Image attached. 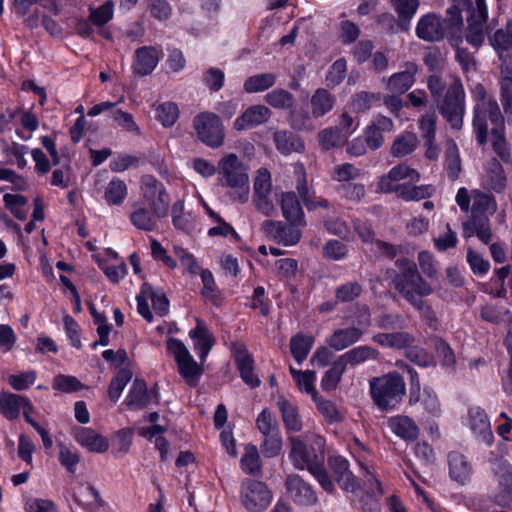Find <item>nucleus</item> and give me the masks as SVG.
Wrapping results in <instances>:
<instances>
[{
	"instance_id": "f257e3e1",
	"label": "nucleus",
	"mask_w": 512,
	"mask_h": 512,
	"mask_svg": "<svg viewBox=\"0 0 512 512\" xmlns=\"http://www.w3.org/2000/svg\"><path fill=\"white\" fill-rule=\"evenodd\" d=\"M474 105L473 131L479 145L487 143L489 124L491 128L504 126V117L497 101L490 96L482 84H476L472 89Z\"/></svg>"
},
{
	"instance_id": "f03ea898",
	"label": "nucleus",
	"mask_w": 512,
	"mask_h": 512,
	"mask_svg": "<svg viewBox=\"0 0 512 512\" xmlns=\"http://www.w3.org/2000/svg\"><path fill=\"white\" fill-rule=\"evenodd\" d=\"M471 197V217L462 224L463 237L477 236L482 243L489 244L493 236L489 216L496 212L497 202L492 194L478 189L471 191Z\"/></svg>"
},
{
	"instance_id": "7ed1b4c3",
	"label": "nucleus",
	"mask_w": 512,
	"mask_h": 512,
	"mask_svg": "<svg viewBox=\"0 0 512 512\" xmlns=\"http://www.w3.org/2000/svg\"><path fill=\"white\" fill-rule=\"evenodd\" d=\"M395 265L399 273L393 278L394 288L411 306L433 294V286L422 277L413 261L402 257L396 260Z\"/></svg>"
},
{
	"instance_id": "20e7f679",
	"label": "nucleus",
	"mask_w": 512,
	"mask_h": 512,
	"mask_svg": "<svg viewBox=\"0 0 512 512\" xmlns=\"http://www.w3.org/2000/svg\"><path fill=\"white\" fill-rule=\"evenodd\" d=\"M217 172L220 185L230 189V199L246 203L250 194L249 175L240 158L234 153L223 156L218 162Z\"/></svg>"
},
{
	"instance_id": "39448f33",
	"label": "nucleus",
	"mask_w": 512,
	"mask_h": 512,
	"mask_svg": "<svg viewBox=\"0 0 512 512\" xmlns=\"http://www.w3.org/2000/svg\"><path fill=\"white\" fill-rule=\"evenodd\" d=\"M370 396L381 411L394 409L406 395L403 377L397 372H390L369 380Z\"/></svg>"
},
{
	"instance_id": "423d86ee",
	"label": "nucleus",
	"mask_w": 512,
	"mask_h": 512,
	"mask_svg": "<svg viewBox=\"0 0 512 512\" xmlns=\"http://www.w3.org/2000/svg\"><path fill=\"white\" fill-rule=\"evenodd\" d=\"M441 115L453 129H460L465 112V93L460 80H455L447 89L439 106Z\"/></svg>"
},
{
	"instance_id": "0eeeda50",
	"label": "nucleus",
	"mask_w": 512,
	"mask_h": 512,
	"mask_svg": "<svg viewBox=\"0 0 512 512\" xmlns=\"http://www.w3.org/2000/svg\"><path fill=\"white\" fill-rule=\"evenodd\" d=\"M167 349L173 355L177 363L178 372L186 384L195 386L203 374L201 365L194 360L184 343L178 339L169 338Z\"/></svg>"
},
{
	"instance_id": "6e6552de",
	"label": "nucleus",
	"mask_w": 512,
	"mask_h": 512,
	"mask_svg": "<svg viewBox=\"0 0 512 512\" xmlns=\"http://www.w3.org/2000/svg\"><path fill=\"white\" fill-rule=\"evenodd\" d=\"M142 198L157 216L166 217L169 212L171 198L164 184L155 177L145 175L141 179Z\"/></svg>"
},
{
	"instance_id": "1a4fd4ad",
	"label": "nucleus",
	"mask_w": 512,
	"mask_h": 512,
	"mask_svg": "<svg viewBox=\"0 0 512 512\" xmlns=\"http://www.w3.org/2000/svg\"><path fill=\"white\" fill-rule=\"evenodd\" d=\"M273 493L262 481L247 479L240 488V502L249 512H263L271 504Z\"/></svg>"
},
{
	"instance_id": "9d476101",
	"label": "nucleus",
	"mask_w": 512,
	"mask_h": 512,
	"mask_svg": "<svg viewBox=\"0 0 512 512\" xmlns=\"http://www.w3.org/2000/svg\"><path fill=\"white\" fill-rule=\"evenodd\" d=\"M198 138L207 146L216 148L224 142V129L220 118L211 112H203L193 120Z\"/></svg>"
},
{
	"instance_id": "9b49d317",
	"label": "nucleus",
	"mask_w": 512,
	"mask_h": 512,
	"mask_svg": "<svg viewBox=\"0 0 512 512\" xmlns=\"http://www.w3.org/2000/svg\"><path fill=\"white\" fill-rule=\"evenodd\" d=\"M420 174L406 163H401L389 170L385 175H382L378 180V190L383 193L395 192L397 196L400 190L406 184H401L402 180H409V182H418Z\"/></svg>"
},
{
	"instance_id": "f8f14e48",
	"label": "nucleus",
	"mask_w": 512,
	"mask_h": 512,
	"mask_svg": "<svg viewBox=\"0 0 512 512\" xmlns=\"http://www.w3.org/2000/svg\"><path fill=\"white\" fill-rule=\"evenodd\" d=\"M285 489L289 499L300 506H313L318 502L317 494L312 485L298 474H288Z\"/></svg>"
},
{
	"instance_id": "ddd939ff",
	"label": "nucleus",
	"mask_w": 512,
	"mask_h": 512,
	"mask_svg": "<svg viewBox=\"0 0 512 512\" xmlns=\"http://www.w3.org/2000/svg\"><path fill=\"white\" fill-rule=\"evenodd\" d=\"M415 32L417 37L423 41H440L446 35V21L436 13H427L418 20Z\"/></svg>"
},
{
	"instance_id": "4468645a",
	"label": "nucleus",
	"mask_w": 512,
	"mask_h": 512,
	"mask_svg": "<svg viewBox=\"0 0 512 512\" xmlns=\"http://www.w3.org/2000/svg\"><path fill=\"white\" fill-rule=\"evenodd\" d=\"M487 18L488 13L486 6L471 7L470 16L467 19L465 39L475 48H479L484 43Z\"/></svg>"
},
{
	"instance_id": "2eb2a0df",
	"label": "nucleus",
	"mask_w": 512,
	"mask_h": 512,
	"mask_svg": "<svg viewBox=\"0 0 512 512\" xmlns=\"http://www.w3.org/2000/svg\"><path fill=\"white\" fill-rule=\"evenodd\" d=\"M296 225L291 223L284 225L280 221L265 220L261 225V230L276 242L291 246L297 244L301 238V232Z\"/></svg>"
},
{
	"instance_id": "dca6fc26",
	"label": "nucleus",
	"mask_w": 512,
	"mask_h": 512,
	"mask_svg": "<svg viewBox=\"0 0 512 512\" xmlns=\"http://www.w3.org/2000/svg\"><path fill=\"white\" fill-rule=\"evenodd\" d=\"M290 452L289 459L293 463V466L298 470L311 471L320 461V456L312 453L307 448V445L298 437H289Z\"/></svg>"
},
{
	"instance_id": "f3484780",
	"label": "nucleus",
	"mask_w": 512,
	"mask_h": 512,
	"mask_svg": "<svg viewBox=\"0 0 512 512\" xmlns=\"http://www.w3.org/2000/svg\"><path fill=\"white\" fill-rule=\"evenodd\" d=\"M161 51L154 46H142L136 49L132 65L133 72L138 76L151 74L161 57Z\"/></svg>"
},
{
	"instance_id": "a211bd4d",
	"label": "nucleus",
	"mask_w": 512,
	"mask_h": 512,
	"mask_svg": "<svg viewBox=\"0 0 512 512\" xmlns=\"http://www.w3.org/2000/svg\"><path fill=\"white\" fill-rule=\"evenodd\" d=\"M271 115V110L265 105H252L236 118L233 127L237 131L252 129L266 123Z\"/></svg>"
},
{
	"instance_id": "6ab92c4d",
	"label": "nucleus",
	"mask_w": 512,
	"mask_h": 512,
	"mask_svg": "<svg viewBox=\"0 0 512 512\" xmlns=\"http://www.w3.org/2000/svg\"><path fill=\"white\" fill-rule=\"evenodd\" d=\"M467 424L475 436H477L482 442L488 445L492 443L493 434L490 421L482 408L478 406L469 408Z\"/></svg>"
},
{
	"instance_id": "aec40b11",
	"label": "nucleus",
	"mask_w": 512,
	"mask_h": 512,
	"mask_svg": "<svg viewBox=\"0 0 512 512\" xmlns=\"http://www.w3.org/2000/svg\"><path fill=\"white\" fill-rule=\"evenodd\" d=\"M329 465L336 481L343 490L351 493H355L358 490L359 484L353 473L349 470V463L345 458L341 456L331 457Z\"/></svg>"
},
{
	"instance_id": "412c9836",
	"label": "nucleus",
	"mask_w": 512,
	"mask_h": 512,
	"mask_svg": "<svg viewBox=\"0 0 512 512\" xmlns=\"http://www.w3.org/2000/svg\"><path fill=\"white\" fill-rule=\"evenodd\" d=\"M449 476L459 484H466L470 481L473 474L472 464L467 457L458 452L452 451L448 454Z\"/></svg>"
},
{
	"instance_id": "4be33fe9",
	"label": "nucleus",
	"mask_w": 512,
	"mask_h": 512,
	"mask_svg": "<svg viewBox=\"0 0 512 512\" xmlns=\"http://www.w3.org/2000/svg\"><path fill=\"white\" fill-rule=\"evenodd\" d=\"M387 426L392 433L404 441H415L420 434L419 426L415 420L407 415L390 417Z\"/></svg>"
},
{
	"instance_id": "5701e85b",
	"label": "nucleus",
	"mask_w": 512,
	"mask_h": 512,
	"mask_svg": "<svg viewBox=\"0 0 512 512\" xmlns=\"http://www.w3.org/2000/svg\"><path fill=\"white\" fill-rule=\"evenodd\" d=\"M498 491L495 499L500 506L512 507V466L508 463L499 465L496 472Z\"/></svg>"
},
{
	"instance_id": "b1692460",
	"label": "nucleus",
	"mask_w": 512,
	"mask_h": 512,
	"mask_svg": "<svg viewBox=\"0 0 512 512\" xmlns=\"http://www.w3.org/2000/svg\"><path fill=\"white\" fill-rule=\"evenodd\" d=\"M235 361L242 380L252 388L259 386L260 380L254 374L253 358L251 354L248 353L244 344H238L236 346Z\"/></svg>"
},
{
	"instance_id": "393cba45",
	"label": "nucleus",
	"mask_w": 512,
	"mask_h": 512,
	"mask_svg": "<svg viewBox=\"0 0 512 512\" xmlns=\"http://www.w3.org/2000/svg\"><path fill=\"white\" fill-rule=\"evenodd\" d=\"M489 42L502 63L512 58V21H508L504 27L497 29L489 38Z\"/></svg>"
},
{
	"instance_id": "a878e982",
	"label": "nucleus",
	"mask_w": 512,
	"mask_h": 512,
	"mask_svg": "<svg viewBox=\"0 0 512 512\" xmlns=\"http://www.w3.org/2000/svg\"><path fill=\"white\" fill-rule=\"evenodd\" d=\"M75 440L90 452L103 453L108 450V440L91 428L79 427L74 430Z\"/></svg>"
},
{
	"instance_id": "bb28decb",
	"label": "nucleus",
	"mask_w": 512,
	"mask_h": 512,
	"mask_svg": "<svg viewBox=\"0 0 512 512\" xmlns=\"http://www.w3.org/2000/svg\"><path fill=\"white\" fill-rule=\"evenodd\" d=\"M25 408L29 410L33 408L28 398L9 392H0V413L7 419L18 418L20 411Z\"/></svg>"
},
{
	"instance_id": "cd10ccee",
	"label": "nucleus",
	"mask_w": 512,
	"mask_h": 512,
	"mask_svg": "<svg viewBox=\"0 0 512 512\" xmlns=\"http://www.w3.org/2000/svg\"><path fill=\"white\" fill-rule=\"evenodd\" d=\"M507 180L504 169L500 162L492 158L486 166L485 174L482 178V186L485 189L501 193L506 188Z\"/></svg>"
},
{
	"instance_id": "c85d7f7f",
	"label": "nucleus",
	"mask_w": 512,
	"mask_h": 512,
	"mask_svg": "<svg viewBox=\"0 0 512 512\" xmlns=\"http://www.w3.org/2000/svg\"><path fill=\"white\" fill-rule=\"evenodd\" d=\"M417 71L418 67L415 63H406L404 71L394 73L388 78L387 89L393 93H405L414 84Z\"/></svg>"
},
{
	"instance_id": "c756f323",
	"label": "nucleus",
	"mask_w": 512,
	"mask_h": 512,
	"mask_svg": "<svg viewBox=\"0 0 512 512\" xmlns=\"http://www.w3.org/2000/svg\"><path fill=\"white\" fill-rule=\"evenodd\" d=\"M194 341V349L199 352L200 361L203 362L214 345V337L204 322L196 319V327L189 332Z\"/></svg>"
},
{
	"instance_id": "7c9ffc66",
	"label": "nucleus",
	"mask_w": 512,
	"mask_h": 512,
	"mask_svg": "<svg viewBox=\"0 0 512 512\" xmlns=\"http://www.w3.org/2000/svg\"><path fill=\"white\" fill-rule=\"evenodd\" d=\"M163 218L157 216L153 210L140 204L135 205L133 211L129 214L131 224L135 228L146 232L155 231L158 228L159 219Z\"/></svg>"
},
{
	"instance_id": "2f4dec72",
	"label": "nucleus",
	"mask_w": 512,
	"mask_h": 512,
	"mask_svg": "<svg viewBox=\"0 0 512 512\" xmlns=\"http://www.w3.org/2000/svg\"><path fill=\"white\" fill-rule=\"evenodd\" d=\"M500 100L506 114L512 113V58L500 66Z\"/></svg>"
},
{
	"instance_id": "473e14b6",
	"label": "nucleus",
	"mask_w": 512,
	"mask_h": 512,
	"mask_svg": "<svg viewBox=\"0 0 512 512\" xmlns=\"http://www.w3.org/2000/svg\"><path fill=\"white\" fill-rule=\"evenodd\" d=\"M335 96L324 88L317 89L310 98V111L315 119L329 113L335 104Z\"/></svg>"
},
{
	"instance_id": "72a5a7b5",
	"label": "nucleus",
	"mask_w": 512,
	"mask_h": 512,
	"mask_svg": "<svg viewBox=\"0 0 512 512\" xmlns=\"http://www.w3.org/2000/svg\"><path fill=\"white\" fill-rule=\"evenodd\" d=\"M273 139L277 150L284 155L301 153L305 149L302 139L287 130L276 131Z\"/></svg>"
},
{
	"instance_id": "f704fd0d",
	"label": "nucleus",
	"mask_w": 512,
	"mask_h": 512,
	"mask_svg": "<svg viewBox=\"0 0 512 512\" xmlns=\"http://www.w3.org/2000/svg\"><path fill=\"white\" fill-rule=\"evenodd\" d=\"M277 406L281 412L286 429L292 432H299L302 429V420L298 413L297 406L284 396L278 397Z\"/></svg>"
},
{
	"instance_id": "c9c22d12",
	"label": "nucleus",
	"mask_w": 512,
	"mask_h": 512,
	"mask_svg": "<svg viewBox=\"0 0 512 512\" xmlns=\"http://www.w3.org/2000/svg\"><path fill=\"white\" fill-rule=\"evenodd\" d=\"M419 145V139L413 132H403L392 142L390 154L396 158H402L410 155Z\"/></svg>"
},
{
	"instance_id": "e433bc0d",
	"label": "nucleus",
	"mask_w": 512,
	"mask_h": 512,
	"mask_svg": "<svg viewBox=\"0 0 512 512\" xmlns=\"http://www.w3.org/2000/svg\"><path fill=\"white\" fill-rule=\"evenodd\" d=\"M361 336L362 331L356 327L338 329L327 339V344L340 351L356 343Z\"/></svg>"
},
{
	"instance_id": "4c0bfd02",
	"label": "nucleus",
	"mask_w": 512,
	"mask_h": 512,
	"mask_svg": "<svg viewBox=\"0 0 512 512\" xmlns=\"http://www.w3.org/2000/svg\"><path fill=\"white\" fill-rule=\"evenodd\" d=\"M281 208L284 218L291 224H303V211L293 192H286L281 197Z\"/></svg>"
},
{
	"instance_id": "58836bf2",
	"label": "nucleus",
	"mask_w": 512,
	"mask_h": 512,
	"mask_svg": "<svg viewBox=\"0 0 512 512\" xmlns=\"http://www.w3.org/2000/svg\"><path fill=\"white\" fill-rule=\"evenodd\" d=\"M150 402L146 383L135 379L126 398V405L131 409H142Z\"/></svg>"
},
{
	"instance_id": "ea45409f",
	"label": "nucleus",
	"mask_w": 512,
	"mask_h": 512,
	"mask_svg": "<svg viewBox=\"0 0 512 512\" xmlns=\"http://www.w3.org/2000/svg\"><path fill=\"white\" fill-rule=\"evenodd\" d=\"M127 194L128 188L126 183L119 178H113L105 187L103 197L108 205L119 206L124 202Z\"/></svg>"
},
{
	"instance_id": "a19ab883",
	"label": "nucleus",
	"mask_w": 512,
	"mask_h": 512,
	"mask_svg": "<svg viewBox=\"0 0 512 512\" xmlns=\"http://www.w3.org/2000/svg\"><path fill=\"white\" fill-rule=\"evenodd\" d=\"M277 76L274 73H261L248 77L243 85L247 93H259L268 90L276 83Z\"/></svg>"
},
{
	"instance_id": "79ce46f5",
	"label": "nucleus",
	"mask_w": 512,
	"mask_h": 512,
	"mask_svg": "<svg viewBox=\"0 0 512 512\" xmlns=\"http://www.w3.org/2000/svg\"><path fill=\"white\" fill-rule=\"evenodd\" d=\"M378 351L369 346H359L351 349L339 357V360L346 367L347 364L357 365L369 359H377Z\"/></svg>"
},
{
	"instance_id": "37998d69",
	"label": "nucleus",
	"mask_w": 512,
	"mask_h": 512,
	"mask_svg": "<svg viewBox=\"0 0 512 512\" xmlns=\"http://www.w3.org/2000/svg\"><path fill=\"white\" fill-rule=\"evenodd\" d=\"M265 102L275 109H292L295 103L294 95L282 88H276L268 92L264 97Z\"/></svg>"
},
{
	"instance_id": "c03bdc74",
	"label": "nucleus",
	"mask_w": 512,
	"mask_h": 512,
	"mask_svg": "<svg viewBox=\"0 0 512 512\" xmlns=\"http://www.w3.org/2000/svg\"><path fill=\"white\" fill-rule=\"evenodd\" d=\"M290 373L297 387L301 390L310 394L313 400H317V391L314 386L316 380V373L311 370L301 371L290 367Z\"/></svg>"
},
{
	"instance_id": "a18cd8bd",
	"label": "nucleus",
	"mask_w": 512,
	"mask_h": 512,
	"mask_svg": "<svg viewBox=\"0 0 512 512\" xmlns=\"http://www.w3.org/2000/svg\"><path fill=\"white\" fill-rule=\"evenodd\" d=\"M314 338L303 334H297L290 340V349L294 359L300 364L305 360L313 346Z\"/></svg>"
},
{
	"instance_id": "49530a36",
	"label": "nucleus",
	"mask_w": 512,
	"mask_h": 512,
	"mask_svg": "<svg viewBox=\"0 0 512 512\" xmlns=\"http://www.w3.org/2000/svg\"><path fill=\"white\" fill-rule=\"evenodd\" d=\"M314 119L311 112L293 109L290 111L288 121L294 130L311 132L316 129Z\"/></svg>"
},
{
	"instance_id": "de8ad7c7",
	"label": "nucleus",
	"mask_w": 512,
	"mask_h": 512,
	"mask_svg": "<svg viewBox=\"0 0 512 512\" xmlns=\"http://www.w3.org/2000/svg\"><path fill=\"white\" fill-rule=\"evenodd\" d=\"M296 188L303 203L309 210H314L317 207H329V203L327 200L323 198H316L309 192V188L304 173H301V175L299 176Z\"/></svg>"
},
{
	"instance_id": "09e8293b",
	"label": "nucleus",
	"mask_w": 512,
	"mask_h": 512,
	"mask_svg": "<svg viewBox=\"0 0 512 512\" xmlns=\"http://www.w3.org/2000/svg\"><path fill=\"white\" fill-rule=\"evenodd\" d=\"M143 293L147 294V297H149L152 302L154 311L159 316H164L169 312V301L162 291L155 290L148 283H144Z\"/></svg>"
},
{
	"instance_id": "8fccbe9b",
	"label": "nucleus",
	"mask_w": 512,
	"mask_h": 512,
	"mask_svg": "<svg viewBox=\"0 0 512 512\" xmlns=\"http://www.w3.org/2000/svg\"><path fill=\"white\" fill-rule=\"evenodd\" d=\"M434 192L435 188L432 185L411 186L406 184L400 190L398 197L405 201H420L431 197Z\"/></svg>"
},
{
	"instance_id": "3c124183",
	"label": "nucleus",
	"mask_w": 512,
	"mask_h": 512,
	"mask_svg": "<svg viewBox=\"0 0 512 512\" xmlns=\"http://www.w3.org/2000/svg\"><path fill=\"white\" fill-rule=\"evenodd\" d=\"M241 467L248 474H256L261 469V460L258 449L253 444L245 446V452L241 458Z\"/></svg>"
},
{
	"instance_id": "603ef678",
	"label": "nucleus",
	"mask_w": 512,
	"mask_h": 512,
	"mask_svg": "<svg viewBox=\"0 0 512 512\" xmlns=\"http://www.w3.org/2000/svg\"><path fill=\"white\" fill-rule=\"evenodd\" d=\"M267 195H272L271 174L266 168H260L254 179L253 199Z\"/></svg>"
},
{
	"instance_id": "864d4df0",
	"label": "nucleus",
	"mask_w": 512,
	"mask_h": 512,
	"mask_svg": "<svg viewBox=\"0 0 512 512\" xmlns=\"http://www.w3.org/2000/svg\"><path fill=\"white\" fill-rule=\"evenodd\" d=\"M345 369L346 367L339 360V358L336 361H334L332 367L328 371H326L321 380L322 389L325 391L334 390L337 387L338 383L340 382Z\"/></svg>"
},
{
	"instance_id": "5fc2aeb1",
	"label": "nucleus",
	"mask_w": 512,
	"mask_h": 512,
	"mask_svg": "<svg viewBox=\"0 0 512 512\" xmlns=\"http://www.w3.org/2000/svg\"><path fill=\"white\" fill-rule=\"evenodd\" d=\"M132 378V372L129 369H121L117 375L111 380L108 388V396L112 401H117L125 386Z\"/></svg>"
},
{
	"instance_id": "6e6d98bb",
	"label": "nucleus",
	"mask_w": 512,
	"mask_h": 512,
	"mask_svg": "<svg viewBox=\"0 0 512 512\" xmlns=\"http://www.w3.org/2000/svg\"><path fill=\"white\" fill-rule=\"evenodd\" d=\"M445 158L448 176L451 179H456L461 171V160L457 145L452 140L447 143Z\"/></svg>"
},
{
	"instance_id": "4d7b16f0",
	"label": "nucleus",
	"mask_w": 512,
	"mask_h": 512,
	"mask_svg": "<svg viewBox=\"0 0 512 512\" xmlns=\"http://www.w3.org/2000/svg\"><path fill=\"white\" fill-rule=\"evenodd\" d=\"M256 426L262 437L280 433L276 417L267 409H264L256 419Z\"/></svg>"
},
{
	"instance_id": "13d9d810",
	"label": "nucleus",
	"mask_w": 512,
	"mask_h": 512,
	"mask_svg": "<svg viewBox=\"0 0 512 512\" xmlns=\"http://www.w3.org/2000/svg\"><path fill=\"white\" fill-rule=\"evenodd\" d=\"M492 147L495 153L503 160L510 157V147L504 135V126L499 128H490Z\"/></svg>"
},
{
	"instance_id": "bf43d9fd",
	"label": "nucleus",
	"mask_w": 512,
	"mask_h": 512,
	"mask_svg": "<svg viewBox=\"0 0 512 512\" xmlns=\"http://www.w3.org/2000/svg\"><path fill=\"white\" fill-rule=\"evenodd\" d=\"M466 261L476 275L484 276L490 270L489 261L470 246L467 247Z\"/></svg>"
},
{
	"instance_id": "052dcab7",
	"label": "nucleus",
	"mask_w": 512,
	"mask_h": 512,
	"mask_svg": "<svg viewBox=\"0 0 512 512\" xmlns=\"http://www.w3.org/2000/svg\"><path fill=\"white\" fill-rule=\"evenodd\" d=\"M380 100V95L368 91L355 93L351 98V108L355 112H364Z\"/></svg>"
},
{
	"instance_id": "680f3d73",
	"label": "nucleus",
	"mask_w": 512,
	"mask_h": 512,
	"mask_svg": "<svg viewBox=\"0 0 512 512\" xmlns=\"http://www.w3.org/2000/svg\"><path fill=\"white\" fill-rule=\"evenodd\" d=\"M114 4L108 0L98 8H90L89 19L93 25L103 26L113 18Z\"/></svg>"
},
{
	"instance_id": "e2e57ef3",
	"label": "nucleus",
	"mask_w": 512,
	"mask_h": 512,
	"mask_svg": "<svg viewBox=\"0 0 512 512\" xmlns=\"http://www.w3.org/2000/svg\"><path fill=\"white\" fill-rule=\"evenodd\" d=\"M59 461L68 472L74 473L80 462V455L76 449H72L63 443H59Z\"/></svg>"
},
{
	"instance_id": "0e129e2a",
	"label": "nucleus",
	"mask_w": 512,
	"mask_h": 512,
	"mask_svg": "<svg viewBox=\"0 0 512 512\" xmlns=\"http://www.w3.org/2000/svg\"><path fill=\"white\" fill-rule=\"evenodd\" d=\"M344 136L337 127L326 128L318 133V141L325 150L332 149L344 141Z\"/></svg>"
},
{
	"instance_id": "69168bd1",
	"label": "nucleus",
	"mask_w": 512,
	"mask_h": 512,
	"mask_svg": "<svg viewBox=\"0 0 512 512\" xmlns=\"http://www.w3.org/2000/svg\"><path fill=\"white\" fill-rule=\"evenodd\" d=\"M179 116V110L176 104L166 102L156 108V118L165 127L172 126Z\"/></svg>"
},
{
	"instance_id": "338daca9",
	"label": "nucleus",
	"mask_w": 512,
	"mask_h": 512,
	"mask_svg": "<svg viewBox=\"0 0 512 512\" xmlns=\"http://www.w3.org/2000/svg\"><path fill=\"white\" fill-rule=\"evenodd\" d=\"M52 387L64 393H73L83 388V384L74 376L57 375L54 377Z\"/></svg>"
},
{
	"instance_id": "774afa93",
	"label": "nucleus",
	"mask_w": 512,
	"mask_h": 512,
	"mask_svg": "<svg viewBox=\"0 0 512 512\" xmlns=\"http://www.w3.org/2000/svg\"><path fill=\"white\" fill-rule=\"evenodd\" d=\"M362 286L357 281L340 285L335 291V297L340 302H350L358 298L362 293Z\"/></svg>"
}]
</instances>
